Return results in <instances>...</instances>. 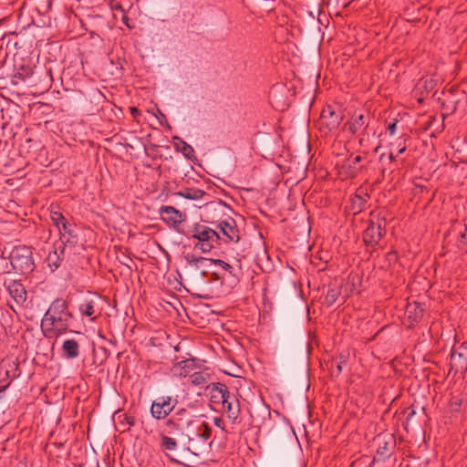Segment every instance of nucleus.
<instances>
[{
    "mask_svg": "<svg viewBox=\"0 0 467 467\" xmlns=\"http://www.w3.org/2000/svg\"><path fill=\"white\" fill-rule=\"evenodd\" d=\"M73 315L63 298L55 299L41 320V329L46 337H58L69 331Z\"/></svg>",
    "mask_w": 467,
    "mask_h": 467,
    "instance_id": "nucleus-1",
    "label": "nucleus"
},
{
    "mask_svg": "<svg viewBox=\"0 0 467 467\" xmlns=\"http://www.w3.org/2000/svg\"><path fill=\"white\" fill-rule=\"evenodd\" d=\"M212 428L207 422L199 421L186 431V449L193 455H200L211 448Z\"/></svg>",
    "mask_w": 467,
    "mask_h": 467,
    "instance_id": "nucleus-2",
    "label": "nucleus"
},
{
    "mask_svg": "<svg viewBox=\"0 0 467 467\" xmlns=\"http://www.w3.org/2000/svg\"><path fill=\"white\" fill-rule=\"evenodd\" d=\"M184 235L197 239L198 243L194 245V249H200L202 253H209L212 249L220 245V234L202 223H194Z\"/></svg>",
    "mask_w": 467,
    "mask_h": 467,
    "instance_id": "nucleus-3",
    "label": "nucleus"
},
{
    "mask_svg": "<svg viewBox=\"0 0 467 467\" xmlns=\"http://www.w3.org/2000/svg\"><path fill=\"white\" fill-rule=\"evenodd\" d=\"M386 226L387 219L385 213L376 211L371 212L368 226L362 234L365 245L372 248L379 245L382 238L386 235Z\"/></svg>",
    "mask_w": 467,
    "mask_h": 467,
    "instance_id": "nucleus-4",
    "label": "nucleus"
},
{
    "mask_svg": "<svg viewBox=\"0 0 467 467\" xmlns=\"http://www.w3.org/2000/svg\"><path fill=\"white\" fill-rule=\"evenodd\" d=\"M9 259L13 269L20 275L29 274L35 268L32 249L26 245L15 246Z\"/></svg>",
    "mask_w": 467,
    "mask_h": 467,
    "instance_id": "nucleus-5",
    "label": "nucleus"
},
{
    "mask_svg": "<svg viewBox=\"0 0 467 467\" xmlns=\"http://www.w3.org/2000/svg\"><path fill=\"white\" fill-rule=\"evenodd\" d=\"M57 248L61 251L66 250L67 253V259L76 255L83 250V244L79 243V238L76 233V226L71 224L67 229L59 232V239L55 242Z\"/></svg>",
    "mask_w": 467,
    "mask_h": 467,
    "instance_id": "nucleus-6",
    "label": "nucleus"
},
{
    "mask_svg": "<svg viewBox=\"0 0 467 467\" xmlns=\"http://www.w3.org/2000/svg\"><path fill=\"white\" fill-rule=\"evenodd\" d=\"M198 422V420H194L192 419V416L188 410L180 409L166 420L165 425L170 433L173 431L183 432L184 431H189V429Z\"/></svg>",
    "mask_w": 467,
    "mask_h": 467,
    "instance_id": "nucleus-7",
    "label": "nucleus"
},
{
    "mask_svg": "<svg viewBox=\"0 0 467 467\" xmlns=\"http://www.w3.org/2000/svg\"><path fill=\"white\" fill-rule=\"evenodd\" d=\"M374 441L377 443L376 455L374 456L369 467H371L376 462H383L389 458L396 448V439L392 434H379Z\"/></svg>",
    "mask_w": 467,
    "mask_h": 467,
    "instance_id": "nucleus-8",
    "label": "nucleus"
},
{
    "mask_svg": "<svg viewBox=\"0 0 467 467\" xmlns=\"http://www.w3.org/2000/svg\"><path fill=\"white\" fill-rule=\"evenodd\" d=\"M343 120V115L332 106L325 107L321 112L318 125L321 131L327 133L337 130Z\"/></svg>",
    "mask_w": 467,
    "mask_h": 467,
    "instance_id": "nucleus-9",
    "label": "nucleus"
},
{
    "mask_svg": "<svg viewBox=\"0 0 467 467\" xmlns=\"http://www.w3.org/2000/svg\"><path fill=\"white\" fill-rule=\"evenodd\" d=\"M177 400L171 396H161L151 403L150 412L152 418L160 420L166 419L174 410Z\"/></svg>",
    "mask_w": 467,
    "mask_h": 467,
    "instance_id": "nucleus-10",
    "label": "nucleus"
},
{
    "mask_svg": "<svg viewBox=\"0 0 467 467\" xmlns=\"http://www.w3.org/2000/svg\"><path fill=\"white\" fill-rule=\"evenodd\" d=\"M35 68L36 67L29 59L20 58L15 60L12 83L18 85L20 82L26 81L33 76Z\"/></svg>",
    "mask_w": 467,
    "mask_h": 467,
    "instance_id": "nucleus-11",
    "label": "nucleus"
},
{
    "mask_svg": "<svg viewBox=\"0 0 467 467\" xmlns=\"http://www.w3.org/2000/svg\"><path fill=\"white\" fill-rule=\"evenodd\" d=\"M217 228L222 234L221 240L224 243H237L240 240V231L234 218L227 217L221 221L217 224Z\"/></svg>",
    "mask_w": 467,
    "mask_h": 467,
    "instance_id": "nucleus-12",
    "label": "nucleus"
},
{
    "mask_svg": "<svg viewBox=\"0 0 467 467\" xmlns=\"http://www.w3.org/2000/svg\"><path fill=\"white\" fill-rule=\"evenodd\" d=\"M160 213L163 222L168 225L174 228L178 233L184 234L183 231H181V223L185 220V215L172 206H161L160 208Z\"/></svg>",
    "mask_w": 467,
    "mask_h": 467,
    "instance_id": "nucleus-13",
    "label": "nucleus"
},
{
    "mask_svg": "<svg viewBox=\"0 0 467 467\" xmlns=\"http://www.w3.org/2000/svg\"><path fill=\"white\" fill-rule=\"evenodd\" d=\"M369 114L355 111L352 117L345 123L344 128L352 134L361 131L364 136L369 124Z\"/></svg>",
    "mask_w": 467,
    "mask_h": 467,
    "instance_id": "nucleus-14",
    "label": "nucleus"
},
{
    "mask_svg": "<svg viewBox=\"0 0 467 467\" xmlns=\"http://www.w3.org/2000/svg\"><path fill=\"white\" fill-rule=\"evenodd\" d=\"M451 368L457 372H465L467 370V346L462 344L453 348L451 353Z\"/></svg>",
    "mask_w": 467,
    "mask_h": 467,
    "instance_id": "nucleus-15",
    "label": "nucleus"
},
{
    "mask_svg": "<svg viewBox=\"0 0 467 467\" xmlns=\"http://www.w3.org/2000/svg\"><path fill=\"white\" fill-rule=\"evenodd\" d=\"M5 285L15 303L22 306L27 298L26 290L23 284L16 280H11L8 283H5Z\"/></svg>",
    "mask_w": 467,
    "mask_h": 467,
    "instance_id": "nucleus-16",
    "label": "nucleus"
},
{
    "mask_svg": "<svg viewBox=\"0 0 467 467\" xmlns=\"http://www.w3.org/2000/svg\"><path fill=\"white\" fill-rule=\"evenodd\" d=\"M425 305L413 301L407 304L406 315L409 321V327H413L415 325L420 323L423 318L425 313Z\"/></svg>",
    "mask_w": 467,
    "mask_h": 467,
    "instance_id": "nucleus-17",
    "label": "nucleus"
},
{
    "mask_svg": "<svg viewBox=\"0 0 467 467\" xmlns=\"http://www.w3.org/2000/svg\"><path fill=\"white\" fill-rule=\"evenodd\" d=\"M207 389H210V400L212 403L221 405L222 403H224V400H227V398H229L230 392L227 386L223 383H212L207 386Z\"/></svg>",
    "mask_w": 467,
    "mask_h": 467,
    "instance_id": "nucleus-18",
    "label": "nucleus"
},
{
    "mask_svg": "<svg viewBox=\"0 0 467 467\" xmlns=\"http://www.w3.org/2000/svg\"><path fill=\"white\" fill-rule=\"evenodd\" d=\"M99 302V297L84 299L78 306L81 316L88 317L90 320L94 321L100 315V311L98 309Z\"/></svg>",
    "mask_w": 467,
    "mask_h": 467,
    "instance_id": "nucleus-19",
    "label": "nucleus"
},
{
    "mask_svg": "<svg viewBox=\"0 0 467 467\" xmlns=\"http://www.w3.org/2000/svg\"><path fill=\"white\" fill-rule=\"evenodd\" d=\"M227 414V417L232 420L233 424L238 422V418L240 414V403L238 399L234 395H229L227 400H224V403L221 404Z\"/></svg>",
    "mask_w": 467,
    "mask_h": 467,
    "instance_id": "nucleus-20",
    "label": "nucleus"
},
{
    "mask_svg": "<svg viewBox=\"0 0 467 467\" xmlns=\"http://www.w3.org/2000/svg\"><path fill=\"white\" fill-rule=\"evenodd\" d=\"M67 258V253L66 250L57 248V244L54 243L53 250L50 251L46 258L47 266L51 269L52 272L57 270L60 265L64 259Z\"/></svg>",
    "mask_w": 467,
    "mask_h": 467,
    "instance_id": "nucleus-21",
    "label": "nucleus"
},
{
    "mask_svg": "<svg viewBox=\"0 0 467 467\" xmlns=\"http://www.w3.org/2000/svg\"><path fill=\"white\" fill-rule=\"evenodd\" d=\"M196 361L194 358H188L177 362L171 368V372L176 377H187L195 369Z\"/></svg>",
    "mask_w": 467,
    "mask_h": 467,
    "instance_id": "nucleus-22",
    "label": "nucleus"
},
{
    "mask_svg": "<svg viewBox=\"0 0 467 467\" xmlns=\"http://www.w3.org/2000/svg\"><path fill=\"white\" fill-rule=\"evenodd\" d=\"M399 155L398 153L395 154L394 150L389 149V154L382 153L379 156L382 177H385L386 173L391 174L394 171L393 163L397 161Z\"/></svg>",
    "mask_w": 467,
    "mask_h": 467,
    "instance_id": "nucleus-23",
    "label": "nucleus"
},
{
    "mask_svg": "<svg viewBox=\"0 0 467 467\" xmlns=\"http://www.w3.org/2000/svg\"><path fill=\"white\" fill-rule=\"evenodd\" d=\"M79 344L76 339H66L61 347L62 357L67 359H74L79 356Z\"/></svg>",
    "mask_w": 467,
    "mask_h": 467,
    "instance_id": "nucleus-24",
    "label": "nucleus"
},
{
    "mask_svg": "<svg viewBox=\"0 0 467 467\" xmlns=\"http://www.w3.org/2000/svg\"><path fill=\"white\" fill-rule=\"evenodd\" d=\"M341 285L337 280L329 283L324 301L327 306H332L337 302L341 295Z\"/></svg>",
    "mask_w": 467,
    "mask_h": 467,
    "instance_id": "nucleus-25",
    "label": "nucleus"
},
{
    "mask_svg": "<svg viewBox=\"0 0 467 467\" xmlns=\"http://www.w3.org/2000/svg\"><path fill=\"white\" fill-rule=\"evenodd\" d=\"M410 140L409 134L403 133L399 138H397L394 141L389 142V147L391 150H394L398 154H402L406 151L408 148L407 142Z\"/></svg>",
    "mask_w": 467,
    "mask_h": 467,
    "instance_id": "nucleus-26",
    "label": "nucleus"
},
{
    "mask_svg": "<svg viewBox=\"0 0 467 467\" xmlns=\"http://www.w3.org/2000/svg\"><path fill=\"white\" fill-rule=\"evenodd\" d=\"M50 218L53 224L58 229V232L65 230L67 229V227H68V225H71L64 217L62 213L58 211H54L53 209H51Z\"/></svg>",
    "mask_w": 467,
    "mask_h": 467,
    "instance_id": "nucleus-27",
    "label": "nucleus"
},
{
    "mask_svg": "<svg viewBox=\"0 0 467 467\" xmlns=\"http://www.w3.org/2000/svg\"><path fill=\"white\" fill-rule=\"evenodd\" d=\"M177 194L189 200H200L205 195V192L201 189L186 188Z\"/></svg>",
    "mask_w": 467,
    "mask_h": 467,
    "instance_id": "nucleus-28",
    "label": "nucleus"
},
{
    "mask_svg": "<svg viewBox=\"0 0 467 467\" xmlns=\"http://www.w3.org/2000/svg\"><path fill=\"white\" fill-rule=\"evenodd\" d=\"M209 373L205 371H195L190 375L191 383L194 386H202L208 382Z\"/></svg>",
    "mask_w": 467,
    "mask_h": 467,
    "instance_id": "nucleus-29",
    "label": "nucleus"
},
{
    "mask_svg": "<svg viewBox=\"0 0 467 467\" xmlns=\"http://www.w3.org/2000/svg\"><path fill=\"white\" fill-rule=\"evenodd\" d=\"M367 203V198L359 194H356L351 198V211L356 214L363 211Z\"/></svg>",
    "mask_w": 467,
    "mask_h": 467,
    "instance_id": "nucleus-30",
    "label": "nucleus"
},
{
    "mask_svg": "<svg viewBox=\"0 0 467 467\" xmlns=\"http://www.w3.org/2000/svg\"><path fill=\"white\" fill-rule=\"evenodd\" d=\"M2 42H6V47H13L16 49L22 48L23 43L18 40V34L9 33L2 37Z\"/></svg>",
    "mask_w": 467,
    "mask_h": 467,
    "instance_id": "nucleus-31",
    "label": "nucleus"
},
{
    "mask_svg": "<svg viewBox=\"0 0 467 467\" xmlns=\"http://www.w3.org/2000/svg\"><path fill=\"white\" fill-rule=\"evenodd\" d=\"M161 447L162 450H165V451H174L177 448V442H176L175 439H173L171 437H169L166 435H161Z\"/></svg>",
    "mask_w": 467,
    "mask_h": 467,
    "instance_id": "nucleus-32",
    "label": "nucleus"
},
{
    "mask_svg": "<svg viewBox=\"0 0 467 467\" xmlns=\"http://www.w3.org/2000/svg\"><path fill=\"white\" fill-rule=\"evenodd\" d=\"M213 263L215 265L222 267L223 270L228 272L233 276L237 277L238 274L240 273V268L236 270L234 266H232L230 264L224 262L223 260L214 259V260H213Z\"/></svg>",
    "mask_w": 467,
    "mask_h": 467,
    "instance_id": "nucleus-33",
    "label": "nucleus"
},
{
    "mask_svg": "<svg viewBox=\"0 0 467 467\" xmlns=\"http://www.w3.org/2000/svg\"><path fill=\"white\" fill-rule=\"evenodd\" d=\"M462 405V398L459 395L451 396L449 401V409L451 412H459Z\"/></svg>",
    "mask_w": 467,
    "mask_h": 467,
    "instance_id": "nucleus-34",
    "label": "nucleus"
},
{
    "mask_svg": "<svg viewBox=\"0 0 467 467\" xmlns=\"http://www.w3.org/2000/svg\"><path fill=\"white\" fill-rule=\"evenodd\" d=\"M110 7L113 12V16L117 19L119 18L122 14L126 12L122 5L118 1H111Z\"/></svg>",
    "mask_w": 467,
    "mask_h": 467,
    "instance_id": "nucleus-35",
    "label": "nucleus"
},
{
    "mask_svg": "<svg viewBox=\"0 0 467 467\" xmlns=\"http://www.w3.org/2000/svg\"><path fill=\"white\" fill-rule=\"evenodd\" d=\"M186 262L190 265H193L195 267H199V264L200 263H202L205 258L203 257H197L195 256L193 254H187L185 256H184Z\"/></svg>",
    "mask_w": 467,
    "mask_h": 467,
    "instance_id": "nucleus-36",
    "label": "nucleus"
},
{
    "mask_svg": "<svg viewBox=\"0 0 467 467\" xmlns=\"http://www.w3.org/2000/svg\"><path fill=\"white\" fill-rule=\"evenodd\" d=\"M348 356L347 354H339L336 358L337 374L339 375L342 372L343 365L347 363Z\"/></svg>",
    "mask_w": 467,
    "mask_h": 467,
    "instance_id": "nucleus-37",
    "label": "nucleus"
},
{
    "mask_svg": "<svg viewBox=\"0 0 467 467\" xmlns=\"http://www.w3.org/2000/svg\"><path fill=\"white\" fill-rule=\"evenodd\" d=\"M183 143V147L182 149V154L187 157V158H191V156L193 154L194 150H193V148L189 145L188 143L182 141Z\"/></svg>",
    "mask_w": 467,
    "mask_h": 467,
    "instance_id": "nucleus-38",
    "label": "nucleus"
},
{
    "mask_svg": "<svg viewBox=\"0 0 467 467\" xmlns=\"http://www.w3.org/2000/svg\"><path fill=\"white\" fill-rule=\"evenodd\" d=\"M213 422H214V425L220 429H222L223 431H224L225 432L229 433V432H232L231 431L229 430H226L225 429V424H224V420L220 418V417H215L213 419Z\"/></svg>",
    "mask_w": 467,
    "mask_h": 467,
    "instance_id": "nucleus-39",
    "label": "nucleus"
},
{
    "mask_svg": "<svg viewBox=\"0 0 467 467\" xmlns=\"http://www.w3.org/2000/svg\"><path fill=\"white\" fill-rule=\"evenodd\" d=\"M459 242L463 245H467V222L464 223V231L460 233Z\"/></svg>",
    "mask_w": 467,
    "mask_h": 467,
    "instance_id": "nucleus-40",
    "label": "nucleus"
},
{
    "mask_svg": "<svg viewBox=\"0 0 467 467\" xmlns=\"http://www.w3.org/2000/svg\"><path fill=\"white\" fill-rule=\"evenodd\" d=\"M399 120L394 119L391 122H389L387 126V131H389V135H394Z\"/></svg>",
    "mask_w": 467,
    "mask_h": 467,
    "instance_id": "nucleus-41",
    "label": "nucleus"
},
{
    "mask_svg": "<svg viewBox=\"0 0 467 467\" xmlns=\"http://www.w3.org/2000/svg\"><path fill=\"white\" fill-rule=\"evenodd\" d=\"M120 20L122 21V23L129 28H133V25L130 24V20L127 15V13L125 12L124 14H122L120 16H119Z\"/></svg>",
    "mask_w": 467,
    "mask_h": 467,
    "instance_id": "nucleus-42",
    "label": "nucleus"
},
{
    "mask_svg": "<svg viewBox=\"0 0 467 467\" xmlns=\"http://www.w3.org/2000/svg\"><path fill=\"white\" fill-rule=\"evenodd\" d=\"M130 111L132 118L136 120H138V119L141 116L140 110L136 107H130Z\"/></svg>",
    "mask_w": 467,
    "mask_h": 467,
    "instance_id": "nucleus-43",
    "label": "nucleus"
},
{
    "mask_svg": "<svg viewBox=\"0 0 467 467\" xmlns=\"http://www.w3.org/2000/svg\"><path fill=\"white\" fill-rule=\"evenodd\" d=\"M123 416H124L123 421H125V423L129 427H131L135 424V418L133 416L128 415V414H123Z\"/></svg>",
    "mask_w": 467,
    "mask_h": 467,
    "instance_id": "nucleus-44",
    "label": "nucleus"
},
{
    "mask_svg": "<svg viewBox=\"0 0 467 467\" xmlns=\"http://www.w3.org/2000/svg\"><path fill=\"white\" fill-rule=\"evenodd\" d=\"M409 410L408 412V415H407V418H406V420L409 421L411 420V418L414 416L415 414V410L413 408H408L407 409Z\"/></svg>",
    "mask_w": 467,
    "mask_h": 467,
    "instance_id": "nucleus-45",
    "label": "nucleus"
},
{
    "mask_svg": "<svg viewBox=\"0 0 467 467\" xmlns=\"http://www.w3.org/2000/svg\"><path fill=\"white\" fill-rule=\"evenodd\" d=\"M424 87L425 88H433V80L432 79H426L424 80Z\"/></svg>",
    "mask_w": 467,
    "mask_h": 467,
    "instance_id": "nucleus-46",
    "label": "nucleus"
},
{
    "mask_svg": "<svg viewBox=\"0 0 467 467\" xmlns=\"http://www.w3.org/2000/svg\"><path fill=\"white\" fill-rule=\"evenodd\" d=\"M362 161V157L360 155H358L356 156L353 161H352V164L353 165H356L358 163H359L360 161Z\"/></svg>",
    "mask_w": 467,
    "mask_h": 467,
    "instance_id": "nucleus-47",
    "label": "nucleus"
},
{
    "mask_svg": "<svg viewBox=\"0 0 467 467\" xmlns=\"http://www.w3.org/2000/svg\"><path fill=\"white\" fill-rule=\"evenodd\" d=\"M366 141H367V140L364 137L359 138V140H358L359 146L363 147L365 145Z\"/></svg>",
    "mask_w": 467,
    "mask_h": 467,
    "instance_id": "nucleus-48",
    "label": "nucleus"
},
{
    "mask_svg": "<svg viewBox=\"0 0 467 467\" xmlns=\"http://www.w3.org/2000/svg\"><path fill=\"white\" fill-rule=\"evenodd\" d=\"M16 467H26L25 463L19 462Z\"/></svg>",
    "mask_w": 467,
    "mask_h": 467,
    "instance_id": "nucleus-49",
    "label": "nucleus"
},
{
    "mask_svg": "<svg viewBox=\"0 0 467 467\" xmlns=\"http://www.w3.org/2000/svg\"><path fill=\"white\" fill-rule=\"evenodd\" d=\"M159 113L161 114V116L162 118H165V117H164V114H162L160 110H159Z\"/></svg>",
    "mask_w": 467,
    "mask_h": 467,
    "instance_id": "nucleus-50",
    "label": "nucleus"
},
{
    "mask_svg": "<svg viewBox=\"0 0 467 467\" xmlns=\"http://www.w3.org/2000/svg\"><path fill=\"white\" fill-rule=\"evenodd\" d=\"M127 260H128L129 262H132V259H131V258H130V257H128V258H127Z\"/></svg>",
    "mask_w": 467,
    "mask_h": 467,
    "instance_id": "nucleus-51",
    "label": "nucleus"
},
{
    "mask_svg": "<svg viewBox=\"0 0 467 467\" xmlns=\"http://www.w3.org/2000/svg\"><path fill=\"white\" fill-rule=\"evenodd\" d=\"M122 264L127 266L129 265L127 262H122Z\"/></svg>",
    "mask_w": 467,
    "mask_h": 467,
    "instance_id": "nucleus-52",
    "label": "nucleus"
},
{
    "mask_svg": "<svg viewBox=\"0 0 467 467\" xmlns=\"http://www.w3.org/2000/svg\"><path fill=\"white\" fill-rule=\"evenodd\" d=\"M379 148V146L376 147V149H375V152H377V151H378Z\"/></svg>",
    "mask_w": 467,
    "mask_h": 467,
    "instance_id": "nucleus-53",
    "label": "nucleus"
}]
</instances>
